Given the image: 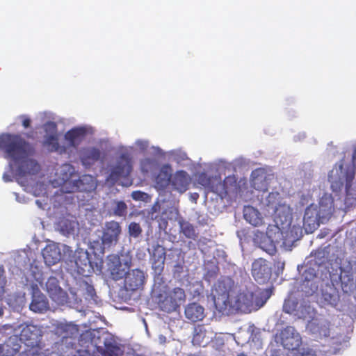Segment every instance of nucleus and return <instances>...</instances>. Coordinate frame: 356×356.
<instances>
[{"instance_id": "f257e3e1", "label": "nucleus", "mask_w": 356, "mask_h": 356, "mask_svg": "<svg viewBox=\"0 0 356 356\" xmlns=\"http://www.w3.org/2000/svg\"><path fill=\"white\" fill-rule=\"evenodd\" d=\"M271 296V291L268 289H258L252 292L247 289L239 290L237 288L236 294L232 300L229 309H234L243 313H250L263 307Z\"/></svg>"}, {"instance_id": "f03ea898", "label": "nucleus", "mask_w": 356, "mask_h": 356, "mask_svg": "<svg viewBox=\"0 0 356 356\" xmlns=\"http://www.w3.org/2000/svg\"><path fill=\"white\" fill-rule=\"evenodd\" d=\"M237 288V284L229 277H222L213 284L211 296L215 307L219 312L224 313L229 309Z\"/></svg>"}, {"instance_id": "7ed1b4c3", "label": "nucleus", "mask_w": 356, "mask_h": 356, "mask_svg": "<svg viewBox=\"0 0 356 356\" xmlns=\"http://www.w3.org/2000/svg\"><path fill=\"white\" fill-rule=\"evenodd\" d=\"M121 233L122 227L118 222H106L102 228V236H99L96 239L91 238L90 247L95 254H103L106 250H110L118 243Z\"/></svg>"}, {"instance_id": "20e7f679", "label": "nucleus", "mask_w": 356, "mask_h": 356, "mask_svg": "<svg viewBox=\"0 0 356 356\" xmlns=\"http://www.w3.org/2000/svg\"><path fill=\"white\" fill-rule=\"evenodd\" d=\"M31 147L19 134H3L0 136V149L6 154V157L15 162L28 156Z\"/></svg>"}, {"instance_id": "39448f33", "label": "nucleus", "mask_w": 356, "mask_h": 356, "mask_svg": "<svg viewBox=\"0 0 356 356\" xmlns=\"http://www.w3.org/2000/svg\"><path fill=\"white\" fill-rule=\"evenodd\" d=\"M74 172V168L70 164H65L61 167L60 173L64 182L62 190L65 193H74L75 191H90L95 188L94 177L90 175H83L78 179L71 180Z\"/></svg>"}, {"instance_id": "423d86ee", "label": "nucleus", "mask_w": 356, "mask_h": 356, "mask_svg": "<svg viewBox=\"0 0 356 356\" xmlns=\"http://www.w3.org/2000/svg\"><path fill=\"white\" fill-rule=\"evenodd\" d=\"M353 165L348 167L345 174L341 177L339 174L343 173V164L341 163L339 165V169L335 172L331 170L328 175V181L330 183V186L334 192H339L342 190L343 186V179L345 180V191L346 195H351V187L353 181L355 179V166L356 165V149L353 154Z\"/></svg>"}, {"instance_id": "0eeeda50", "label": "nucleus", "mask_w": 356, "mask_h": 356, "mask_svg": "<svg viewBox=\"0 0 356 356\" xmlns=\"http://www.w3.org/2000/svg\"><path fill=\"white\" fill-rule=\"evenodd\" d=\"M197 181L202 186L209 188L222 198L225 197L229 193L230 186H236V180L234 176H228L223 181L220 176H208L205 172H201L197 176Z\"/></svg>"}, {"instance_id": "6e6552de", "label": "nucleus", "mask_w": 356, "mask_h": 356, "mask_svg": "<svg viewBox=\"0 0 356 356\" xmlns=\"http://www.w3.org/2000/svg\"><path fill=\"white\" fill-rule=\"evenodd\" d=\"M185 291L181 287H175L161 295L158 302L161 310L167 313H171L179 309L180 306L186 301Z\"/></svg>"}, {"instance_id": "1a4fd4ad", "label": "nucleus", "mask_w": 356, "mask_h": 356, "mask_svg": "<svg viewBox=\"0 0 356 356\" xmlns=\"http://www.w3.org/2000/svg\"><path fill=\"white\" fill-rule=\"evenodd\" d=\"M74 262L79 273L88 276L95 271H101L103 261L102 259L92 261L87 250L79 249L74 252Z\"/></svg>"}, {"instance_id": "9d476101", "label": "nucleus", "mask_w": 356, "mask_h": 356, "mask_svg": "<svg viewBox=\"0 0 356 356\" xmlns=\"http://www.w3.org/2000/svg\"><path fill=\"white\" fill-rule=\"evenodd\" d=\"M106 266L110 277L114 281H118L124 279L131 266V258L122 262L118 254H109L106 258Z\"/></svg>"}, {"instance_id": "9b49d317", "label": "nucleus", "mask_w": 356, "mask_h": 356, "mask_svg": "<svg viewBox=\"0 0 356 356\" xmlns=\"http://www.w3.org/2000/svg\"><path fill=\"white\" fill-rule=\"evenodd\" d=\"M133 169L132 157L128 152L122 153L111 168L108 179L113 183L117 182L121 177H127Z\"/></svg>"}, {"instance_id": "f8f14e48", "label": "nucleus", "mask_w": 356, "mask_h": 356, "mask_svg": "<svg viewBox=\"0 0 356 356\" xmlns=\"http://www.w3.org/2000/svg\"><path fill=\"white\" fill-rule=\"evenodd\" d=\"M251 273L255 281L262 284L268 282L270 279L272 270L266 259L259 258L252 262Z\"/></svg>"}, {"instance_id": "ddd939ff", "label": "nucleus", "mask_w": 356, "mask_h": 356, "mask_svg": "<svg viewBox=\"0 0 356 356\" xmlns=\"http://www.w3.org/2000/svg\"><path fill=\"white\" fill-rule=\"evenodd\" d=\"M281 343L285 349L297 350L302 343V339L293 326H286L280 332Z\"/></svg>"}, {"instance_id": "4468645a", "label": "nucleus", "mask_w": 356, "mask_h": 356, "mask_svg": "<svg viewBox=\"0 0 356 356\" xmlns=\"http://www.w3.org/2000/svg\"><path fill=\"white\" fill-rule=\"evenodd\" d=\"M105 152L97 147H86L81 150L80 159L86 167H90L97 162H103L105 159Z\"/></svg>"}, {"instance_id": "2eb2a0df", "label": "nucleus", "mask_w": 356, "mask_h": 356, "mask_svg": "<svg viewBox=\"0 0 356 356\" xmlns=\"http://www.w3.org/2000/svg\"><path fill=\"white\" fill-rule=\"evenodd\" d=\"M145 280V273L135 268L129 270L124 280V287L127 291H135L143 288Z\"/></svg>"}, {"instance_id": "dca6fc26", "label": "nucleus", "mask_w": 356, "mask_h": 356, "mask_svg": "<svg viewBox=\"0 0 356 356\" xmlns=\"http://www.w3.org/2000/svg\"><path fill=\"white\" fill-rule=\"evenodd\" d=\"M191 181L192 179L189 174L185 170H180L172 174L170 186L173 191L181 194L189 188Z\"/></svg>"}, {"instance_id": "f3484780", "label": "nucleus", "mask_w": 356, "mask_h": 356, "mask_svg": "<svg viewBox=\"0 0 356 356\" xmlns=\"http://www.w3.org/2000/svg\"><path fill=\"white\" fill-rule=\"evenodd\" d=\"M254 243L270 255H274L276 252V246L273 241L266 234L259 230L254 232Z\"/></svg>"}, {"instance_id": "a211bd4d", "label": "nucleus", "mask_w": 356, "mask_h": 356, "mask_svg": "<svg viewBox=\"0 0 356 356\" xmlns=\"http://www.w3.org/2000/svg\"><path fill=\"white\" fill-rule=\"evenodd\" d=\"M273 218L277 227L281 226L284 228L289 225L291 220L290 207L286 204H278L274 209Z\"/></svg>"}, {"instance_id": "6ab92c4d", "label": "nucleus", "mask_w": 356, "mask_h": 356, "mask_svg": "<svg viewBox=\"0 0 356 356\" xmlns=\"http://www.w3.org/2000/svg\"><path fill=\"white\" fill-rule=\"evenodd\" d=\"M46 131H51L52 134L45 136L44 145L49 151L57 152L60 149L58 136L56 134L57 125L54 122H48L44 125Z\"/></svg>"}, {"instance_id": "aec40b11", "label": "nucleus", "mask_w": 356, "mask_h": 356, "mask_svg": "<svg viewBox=\"0 0 356 356\" xmlns=\"http://www.w3.org/2000/svg\"><path fill=\"white\" fill-rule=\"evenodd\" d=\"M317 210L321 219H323V220H328L334 211L332 197L327 194L323 195L320 199Z\"/></svg>"}, {"instance_id": "412c9836", "label": "nucleus", "mask_w": 356, "mask_h": 356, "mask_svg": "<svg viewBox=\"0 0 356 356\" xmlns=\"http://www.w3.org/2000/svg\"><path fill=\"white\" fill-rule=\"evenodd\" d=\"M166 252L164 247L159 244L153 246L152 259V268L158 273H161L164 268Z\"/></svg>"}, {"instance_id": "4be33fe9", "label": "nucleus", "mask_w": 356, "mask_h": 356, "mask_svg": "<svg viewBox=\"0 0 356 356\" xmlns=\"http://www.w3.org/2000/svg\"><path fill=\"white\" fill-rule=\"evenodd\" d=\"M318 213L316 207L311 205L307 207L303 217L304 226H309L311 230L316 229L320 222H323V219H321Z\"/></svg>"}, {"instance_id": "5701e85b", "label": "nucleus", "mask_w": 356, "mask_h": 356, "mask_svg": "<svg viewBox=\"0 0 356 356\" xmlns=\"http://www.w3.org/2000/svg\"><path fill=\"white\" fill-rule=\"evenodd\" d=\"M44 260L48 266L57 264L61 259V253L58 246L55 244H48L42 252Z\"/></svg>"}, {"instance_id": "b1692460", "label": "nucleus", "mask_w": 356, "mask_h": 356, "mask_svg": "<svg viewBox=\"0 0 356 356\" xmlns=\"http://www.w3.org/2000/svg\"><path fill=\"white\" fill-rule=\"evenodd\" d=\"M86 135L84 127H74L67 131L64 137L70 147H77Z\"/></svg>"}, {"instance_id": "393cba45", "label": "nucleus", "mask_w": 356, "mask_h": 356, "mask_svg": "<svg viewBox=\"0 0 356 356\" xmlns=\"http://www.w3.org/2000/svg\"><path fill=\"white\" fill-rule=\"evenodd\" d=\"M339 280L343 291L346 293L352 292L355 289L354 273L350 268L348 270L341 268Z\"/></svg>"}, {"instance_id": "a878e982", "label": "nucleus", "mask_w": 356, "mask_h": 356, "mask_svg": "<svg viewBox=\"0 0 356 356\" xmlns=\"http://www.w3.org/2000/svg\"><path fill=\"white\" fill-rule=\"evenodd\" d=\"M104 348L97 346L98 352L104 356H122L124 351L120 348L118 344L111 338L106 339Z\"/></svg>"}, {"instance_id": "bb28decb", "label": "nucleus", "mask_w": 356, "mask_h": 356, "mask_svg": "<svg viewBox=\"0 0 356 356\" xmlns=\"http://www.w3.org/2000/svg\"><path fill=\"white\" fill-rule=\"evenodd\" d=\"M45 286L49 296L56 302L59 301L65 293L55 277H50L46 282Z\"/></svg>"}, {"instance_id": "cd10ccee", "label": "nucleus", "mask_w": 356, "mask_h": 356, "mask_svg": "<svg viewBox=\"0 0 356 356\" xmlns=\"http://www.w3.org/2000/svg\"><path fill=\"white\" fill-rule=\"evenodd\" d=\"M184 313L186 318L192 322L202 321L205 316L204 307L195 302L188 304Z\"/></svg>"}, {"instance_id": "c85d7f7f", "label": "nucleus", "mask_w": 356, "mask_h": 356, "mask_svg": "<svg viewBox=\"0 0 356 356\" xmlns=\"http://www.w3.org/2000/svg\"><path fill=\"white\" fill-rule=\"evenodd\" d=\"M172 168L169 164L163 165L155 178V182L161 189L166 188L171 183L172 176Z\"/></svg>"}, {"instance_id": "c756f323", "label": "nucleus", "mask_w": 356, "mask_h": 356, "mask_svg": "<svg viewBox=\"0 0 356 356\" xmlns=\"http://www.w3.org/2000/svg\"><path fill=\"white\" fill-rule=\"evenodd\" d=\"M20 161H22V162L18 167L19 175H35L39 172L40 165L35 160L26 157Z\"/></svg>"}, {"instance_id": "7c9ffc66", "label": "nucleus", "mask_w": 356, "mask_h": 356, "mask_svg": "<svg viewBox=\"0 0 356 356\" xmlns=\"http://www.w3.org/2000/svg\"><path fill=\"white\" fill-rule=\"evenodd\" d=\"M29 308L34 312L43 313L49 309V302L43 294L34 293Z\"/></svg>"}, {"instance_id": "2f4dec72", "label": "nucleus", "mask_w": 356, "mask_h": 356, "mask_svg": "<svg viewBox=\"0 0 356 356\" xmlns=\"http://www.w3.org/2000/svg\"><path fill=\"white\" fill-rule=\"evenodd\" d=\"M20 339L24 341H29V346H34L33 343L37 341L38 333L37 327L29 324L24 326L19 334Z\"/></svg>"}, {"instance_id": "473e14b6", "label": "nucleus", "mask_w": 356, "mask_h": 356, "mask_svg": "<svg viewBox=\"0 0 356 356\" xmlns=\"http://www.w3.org/2000/svg\"><path fill=\"white\" fill-rule=\"evenodd\" d=\"M243 217L245 220L253 226H258L262 224V217L260 213L251 206H246L243 209Z\"/></svg>"}, {"instance_id": "72a5a7b5", "label": "nucleus", "mask_w": 356, "mask_h": 356, "mask_svg": "<svg viewBox=\"0 0 356 356\" xmlns=\"http://www.w3.org/2000/svg\"><path fill=\"white\" fill-rule=\"evenodd\" d=\"M209 341V337L207 336V331L204 325H198L195 327L192 342L193 345L198 346H204Z\"/></svg>"}, {"instance_id": "f704fd0d", "label": "nucleus", "mask_w": 356, "mask_h": 356, "mask_svg": "<svg viewBox=\"0 0 356 356\" xmlns=\"http://www.w3.org/2000/svg\"><path fill=\"white\" fill-rule=\"evenodd\" d=\"M58 329L63 338H75L79 334V326L72 323L60 324Z\"/></svg>"}, {"instance_id": "c9c22d12", "label": "nucleus", "mask_w": 356, "mask_h": 356, "mask_svg": "<svg viewBox=\"0 0 356 356\" xmlns=\"http://www.w3.org/2000/svg\"><path fill=\"white\" fill-rule=\"evenodd\" d=\"M20 346L10 339L5 344H0V356H14L19 352Z\"/></svg>"}, {"instance_id": "e433bc0d", "label": "nucleus", "mask_w": 356, "mask_h": 356, "mask_svg": "<svg viewBox=\"0 0 356 356\" xmlns=\"http://www.w3.org/2000/svg\"><path fill=\"white\" fill-rule=\"evenodd\" d=\"M180 232L188 238L195 240L197 238V234L195 232L194 226L187 221L179 222Z\"/></svg>"}, {"instance_id": "4c0bfd02", "label": "nucleus", "mask_w": 356, "mask_h": 356, "mask_svg": "<svg viewBox=\"0 0 356 356\" xmlns=\"http://www.w3.org/2000/svg\"><path fill=\"white\" fill-rule=\"evenodd\" d=\"M252 186L254 189L259 191L265 192L268 191L266 177L264 176L253 177L252 179Z\"/></svg>"}, {"instance_id": "58836bf2", "label": "nucleus", "mask_w": 356, "mask_h": 356, "mask_svg": "<svg viewBox=\"0 0 356 356\" xmlns=\"http://www.w3.org/2000/svg\"><path fill=\"white\" fill-rule=\"evenodd\" d=\"M21 356H47L39 346H32L24 350Z\"/></svg>"}, {"instance_id": "ea45409f", "label": "nucleus", "mask_w": 356, "mask_h": 356, "mask_svg": "<svg viewBox=\"0 0 356 356\" xmlns=\"http://www.w3.org/2000/svg\"><path fill=\"white\" fill-rule=\"evenodd\" d=\"M128 232L130 236L138 238L142 234L143 229L139 223L131 222L129 225Z\"/></svg>"}, {"instance_id": "a19ab883", "label": "nucleus", "mask_w": 356, "mask_h": 356, "mask_svg": "<svg viewBox=\"0 0 356 356\" xmlns=\"http://www.w3.org/2000/svg\"><path fill=\"white\" fill-rule=\"evenodd\" d=\"M127 213V206L123 201L116 202V205L113 209L115 216L122 217L125 216Z\"/></svg>"}, {"instance_id": "79ce46f5", "label": "nucleus", "mask_w": 356, "mask_h": 356, "mask_svg": "<svg viewBox=\"0 0 356 356\" xmlns=\"http://www.w3.org/2000/svg\"><path fill=\"white\" fill-rule=\"evenodd\" d=\"M297 305L298 302H296L292 300H286L284 301L283 310L287 314H291L296 310Z\"/></svg>"}, {"instance_id": "37998d69", "label": "nucleus", "mask_w": 356, "mask_h": 356, "mask_svg": "<svg viewBox=\"0 0 356 356\" xmlns=\"http://www.w3.org/2000/svg\"><path fill=\"white\" fill-rule=\"evenodd\" d=\"M153 163H154V161L152 159H148V158L142 160L140 162L141 170L143 172H147L149 171V169L153 165Z\"/></svg>"}, {"instance_id": "c03bdc74", "label": "nucleus", "mask_w": 356, "mask_h": 356, "mask_svg": "<svg viewBox=\"0 0 356 356\" xmlns=\"http://www.w3.org/2000/svg\"><path fill=\"white\" fill-rule=\"evenodd\" d=\"M131 196L134 200L136 201L144 200L147 197V193L140 191H136L132 192Z\"/></svg>"}, {"instance_id": "a18cd8bd", "label": "nucleus", "mask_w": 356, "mask_h": 356, "mask_svg": "<svg viewBox=\"0 0 356 356\" xmlns=\"http://www.w3.org/2000/svg\"><path fill=\"white\" fill-rule=\"evenodd\" d=\"M323 297L325 301L327 302L328 305H335L337 303V299L335 296L330 294V293H323Z\"/></svg>"}, {"instance_id": "49530a36", "label": "nucleus", "mask_w": 356, "mask_h": 356, "mask_svg": "<svg viewBox=\"0 0 356 356\" xmlns=\"http://www.w3.org/2000/svg\"><path fill=\"white\" fill-rule=\"evenodd\" d=\"M19 118L22 120V123L24 128H28L31 126V120L28 116L22 115L19 116Z\"/></svg>"}, {"instance_id": "de8ad7c7", "label": "nucleus", "mask_w": 356, "mask_h": 356, "mask_svg": "<svg viewBox=\"0 0 356 356\" xmlns=\"http://www.w3.org/2000/svg\"><path fill=\"white\" fill-rule=\"evenodd\" d=\"M73 356H91L90 351L88 349H80L76 351Z\"/></svg>"}, {"instance_id": "09e8293b", "label": "nucleus", "mask_w": 356, "mask_h": 356, "mask_svg": "<svg viewBox=\"0 0 356 356\" xmlns=\"http://www.w3.org/2000/svg\"><path fill=\"white\" fill-rule=\"evenodd\" d=\"M86 289L88 294L91 298H93L96 295L95 290L93 286H92L88 283H86Z\"/></svg>"}, {"instance_id": "8fccbe9b", "label": "nucleus", "mask_w": 356, "mask_h": 356, "mask_svg": "<svg viewBox=\"0 0 356 356\" xmlns=\"http://www.w3.org/2000/svg\"><path fill=\"white\" fill-rule=\"evenodd\" d=\"M280 195L278 193H271L269 194L268 197V206L270 204V200L272 198H276L277 197H278Z\"/></svg>"}, {"instance_id": "3c124183", "label": "nucleus", "mask_w": 356, "mask_h": 356, "mask_svg": "<svg viewBox=\"0 0 356 356\" xmlns=\"http://www.w3.org/2000/svg\"><path fill=\"white\" fill-rule=\"evenodd\" d=\"M183 270V266L180 264H177L175 266V272L181 273Z\"/></svg>"}, {"instance_id": "603ef678", "label": "nucleus", "mask_w": 356, "mask_h": 356, "mask_svg": "<svg viewBox=\"0 0 356 356\" xmlns=\"http://www.w3.org/2000/svg\"><path fill=\"white\" fill-rule=\"evenodd\" d=\"M3 177L6 181H10V179H9L6 174L3 175Z\"/></svg>"}, {"instance_id": "864d4df0", "label": "nucleus", "mask_w": 356, "mask_h": 356, "mask_svg": "<svg viewBox=\"0 0 356 356\" xmlns=\"http://www.w3.org/2000/svg\"><path fill=\"white\" fill-rule=\"evenodd\" d=\"M3 310L2 309V307H0V316H3Z\"/></svg>"}, {"instance_id": "5fc2aeb1", "label": "nucleus", "mask_w": 356, "mask_h": 356, "mask_svg": "<svg viewBox=\"0 0 356 356\" xmlns=\"http://www.w3.org/2000/svg\"><path fill=\"white\" fill-rule=\"evenodd\" d=\"M88 334V333L82 334H81V336H80V337H81V338H83V337H84L85 336H87Z\"/></svg>"}, {"instance_id": "6e6d98bb", "label": "nucleus", "mask_w": 356, "mask_h": 356, "mask_svg": "<svg viewBox=\"0 0 356 356\" xmlns=\"http://www.w3.org/2000/svg\"><path fill=\"white\" fill-rule=\"evenodd\" d=\"M237 356H247L245 353H240Z\"/></svg>"}]
</instances>
